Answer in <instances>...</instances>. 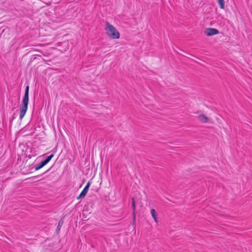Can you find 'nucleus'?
Listing matches in <instances>:
<instances>
[{
    "mask_svg": "<svg viewBox=\"0 0 252 252\" xmlns=\"http://www.w3.org/2000/svg\"><path fill=\"white\" fill-rule=\"evenodd\" d=\"M105 31L106 34L110 38L113 39H118L120 37L119 32L110 23L106 21L105 22Z\"/></svg>",
    "mask_w": 252,
    "mask_h": 252,
    "instance_id": "obj_1",
    "label": "nucleus"
},
{
    "mask_svg": "<svg viewBox=\"0 0 252 252\" xmlns=\"http://www.w3.org/2000/svg\"><path fill=\"white\" fill-rule=\"evenodd\" d=\"M29 86H27L26 87L25 95L20 109V111L19 118L21 120L24 118L28 109V106L29 103Z\"/></svg>",
    "mask_w": 252,
    "mask_h": 252,
    "instance_id": "obj_2",
    "label": "nucleus"
},
{
    "mask_svg": "<svg viewBox=\"0 0 252 252\" xmlns=\"http://www.w3.org/2000/svg\"><path fill=\"white\" fill-rule=\"evenodd\" d=\"M197 119L199 122L203 124L211 123L212 122V119L204 114H199L197 116Z\"/></svg>",
    "mask_w": 252,
    "mask_h": 252,
    "instance_id": "obj_3",
    "label": "nucleus"
},
{
    "mask_svg": "<svg viewBox=\"0 0 252 252\" xmlns=\"http://www.w3.org/2000/svg\"><path fill=\"white\" fill-rule=\"evenodd\" d=\"M205 34L208 36H213L219 33L218 30L214 28H207L204 31Z\"/></svg>",
    "mask_w": 252,
    "mask_h": 252,
    "instance_id": "obj_4",
    "label": "nucleus"
},
{
    "mask_svg": "<svg viewBox=\"0 0 252 252\" xmlns=\"http://www.w3.org/2000/svg\"><path fill=\"white\" fill-rule=\"evenodd\" d=\"M151 214L153 219L154 220V221L156 223H157L158 222V219L157 217L158 215L156 211L154 209H152L151 210Z\"/></svg>",
    "mask_w": 252,
    "mask_h": 252,
    "instance_id": "obj_5",
    "label": "nucleus"
},
{
    "mask_svg": "<svg viewBox=\"0 0 252 252\" xmlns=\"http://www.w3.org/2000/svg\"><path fill=\"white\" fill-rule=\"evenodd\" d=\"M132 215H133V222H135V218H136V214H135V210H136V205L135 203V200L134 198H132Z\"/></svg>",
    "mask_w": 252,
    "mask_h": 252,
    "instance_id": "obj_6",
    "label": "nucleus"
},
{
    "mask_svg": "<svg viewBox=\"0 0 252 252\" xmlns=\"http://www.w3.org/2000/svg\"><path fill=\"white\" fill-rule=\"evenodd\" d=\"M90 185H91V182H88V183L87 184L86 186H85V187L84 188L83 190L82 191V192L83 193L84 192V194H85L86 195L88 191L89 188L90 186Z\"/></svg>",
    "mask_w": 252,
    "mask_h": 252,
    "instance_id": "obj_7",
    "label": "nucleus"
},
{
    "mask_svg": "<svg viewBox=\"0 0 252 252\" xmlns=\"http://www.w3.org/2000/svg\"><path fill=\"white\" fill-rule=\"evenodd\" d=\"M54 157L53 154H51L50 156H48L45 159L43 160V163H45V164H47L52 158Z\"/></svg>",
    "mask_w": 252,
    "mask_h": 252,
    "instance_id": "obj_8",
    "label": "nucleus"
},
{
    "mask_svg": "<svg viewBox=\"0 0 252 252\" xmlns=\"http://www.w3.org/2000/svg\"><path fill=\"white\" fill-rule=\"evenodd\" d=\"M217 1L220 5V9L224 8V0H217Z\"/></svg>",
    "mask_w": 252,
    "mask_h": 252,
    "instance_id": "obj_9",
    "label": "nucleus"
},
{
    "mask_svg": "<svg viewBox=\"0 0 252 252\" xmlns=\"http://www.w3.org/2000/svg\"><path fill=\"white\" fill-rule=\"evenodd\" d=\"M46 164L45 163H43V160L41 161L37 165V166L35 168L36 170L39 169L45 166Z\"/></svg>",
    "mask_w": 252,
    "mask_h": 252,
    "instance_id": "obj_10",
    "label": "nucleus"
},
{
    "mask_svg": "<svg viewBox=\"0 0 252 252\" xmlns=\"http://www.w3.org/2000/svg\"><path fill=\"white\" fill-rule=\"evenodd\" d=\"M85 196L86 195L84 194V192L83 193L82 192H81L79 195H78L76 198L77 200H79L81 198L85 197Z\"/></svg>",
    "mask_w": 252,
    "mask_h": 252,
    "instance_id": "obj_11",
    "label": "nucleus"
},
{
    "mask_svg": "<svg viewBox=\"0 0 252 252\" xmlns=\"http://www.w3.org/2000/svg\"><path fill=\"white\" fill-rule=\"evenodd\" d=\"M85 196L86 195L84 194V192L83 193L82 192H81L79 195H78L76 198L77 200H79L81 198L85 197Z\"/></svg>",
    "mask_w": 252,
    "mask_h": 252,
    "instance_id": "obj_12",
    "label": "nucleus"
},
{
    "mask_svg": "<svg viewBox=\"0 0 252 252\" xmlns=\"http://www.w3.org/2000/svg\"><path fill=\"white\" fill-rule=\"evenodd\" d=\"M62 224H63V221L61 222V221H60L59 225L58 226V228L59 230L60 229V227H61V226H62Z\"/></svg>",
    "mask_w": 252,
    "mask_h": 252,
    "instance_id": "obj_13",
    "label": "nucleus"
}]
</instances>
